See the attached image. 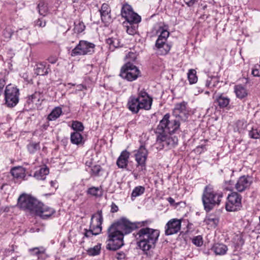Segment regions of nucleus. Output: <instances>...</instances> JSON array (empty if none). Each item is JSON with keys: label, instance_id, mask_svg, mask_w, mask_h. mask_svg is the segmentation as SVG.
I'll return each instance as SVG.
<instances>
[{"label": "nucleus", "instance_id": "nucleus-1", "mask_svg": "<svg viewBox=\"0 0 260 260\" xmlns=\"http://www.w3.org/2000/svg\"><path fill=\"white\" fill-rule=\"evenodd\" d=\"M146 221L132 222L125 217L121 218L112 224L108 230V240L106 248L115 251L120 248L123 245V237L136 229L144 226Z\"/></svg>", "mask_w": 260, "mask_h": 260}, {"label": "nucleus", "instance_id": "nucleus-2", "mask_svg": "<svg viewBox=\"0 0 260 260\" xmlns=\"http://www.w3.org/2000/svg\"><path fill=\"white\" fill-rule=\"evenodd\" d=\"M159 236V231L149 228L141 229L136 235L138 240V245L144 252L149 251L155 246Z\"/></svg>", "mask_w": 260, "mask_h": 260}, {"label": "nucleus", "instance_id": "nucleus-3", "mask_svg": "<svg viewBox=\"0 0 260 260\" xmlns=\"http://www.w3.org/2000/svg\"><path fill=\"white\" fill-rule=\"evenodd\" d=\"M138 96H131L127 102L128 109L133 113H137L140 110H149L151 109L152 99L144 89L138 91Z\"/></svg>", "mask_w": 260, "mask_h": 260}, {"label": "nucleus", "instance_id": "nucleus-4", "mask_svg": "<svg viewBox=\"0 0 260 260\" xmlns=\"http://www.w3.org/2000/svg\"><path fill=\"white\" fill-rule=\"evenodd\" d=\"M222 197V192L215 191L210 185L206 186L202 196V201L205 210L208 212L216 205L218 206Z\"/></svg>", "mask_w": 260, "mask_h": 260}, {"label": "nucleus", "instance_id": "nucleus-5", "mask_svg": "<svg viewBox=\"0 0 260 260\" xmlns=\"http://www.w3.org/2000/svg\"><path fill=\"white\" fill-rule=\"evenodd\" d=\"M170 117L169 114L165 115L157 126L156 133L173 134L179 131L180 123L179 119L176 117L170 119Z\"/></svg>", "mask_w": 260, "mask_h": 260}, {"label": "nucleus", "instance_id": "nucleus-6", "mask_svg": "<svg viewBox=\"0 0 260 260\" xmlns=\"http://www.w3.org/2000/svg\"><path fill=\"white\" fill-rule=\"evenodd\" d=\"M103 219L102 210H98L96 213L92 215L89 230H84V238H90L93 235H99L102 231Z\"/></svg>", "mask_w": 260, "mask_h": 260}, {"label": "nucleus", "instance_id": "nucleus-7", "mask_svg": "<svg viewBox=\"0 0 260 260\" xmlns=\"http://www.w3.org/2000/svg\"><path fill=\"white\" fill-rule=\"evenodd\" d=\"M141 72L137 67L127 62L121 68L119 76L123 79L132 82L140 76Z\"/></svg>", "mask_w": 260, "mask_h": 260}, {"label": "nucleus", "instance_id": "nucleus-8", "mask_svg": "<svg viewBox=\"0 0 260 260\" xmlns=\"http://www.w3.org/2000/svg\"><path fill=\"white\" fill-rule=\"evenodd\" d=\"M156 145H158L157 148L171 149L174 147L178 143V138L176 136H173L172 134L156 133Z\"/></svg>", "mask_w": 260, "mask_h": 260}, {"label": "nucleus", "instance_id": "nucleus-9", "mask_svg": "<svg viewBox=\"0 0 260 260\" xmlns=\"http://www.w3.org/2000/svg\"><path fill=\"white\" fill-rule=\"evenodd\" d=\"M95 45L91 42L81 40L76 46L72 50V56L91 55L94 52Z\"/></svg>", "mask_w": 260, "mask_h": 260}, {"label": "nucleus", "instance_id": "nucleus-10", "mask_svg": "<svg viewBox=\"0 0 260 260\" xmlns=\"http://www.w3.org/2000/svg\"><path fill=\"white\" fill-rule=\"evenodd\" d=\"M40 202L36 199L26 194H21L18 199L20 208L35 213Z\"/></svg>", "mask_w": 260, "mask_h": 260}, {"label": "nucleus", "instance_id": "nucleus-11", "mask_svg": "<svg viewBox=\"0 0 260 260\" xmlns=\"http://www.w3.org/2000/svg\"><path fill=\"white\" fill-rule=\"evenodd\" d=\"M19 89L12 85L6 86L5 91L6 104L10 107L15 106L19 101Z\"/></svg>", "mask_w": 260, "mask_h": 260}, {"label": "nucleus", "instance_id": "nucleus-12", "mask_svg": "<svg viewBox=\"0 0 260 260\" xmlns=\"http://www.w3.org/2000/svg\"><path fill=\"white\" fill-rule=\"evenodd\" d=\"M225 208L228 211L234 212L241 207V196L236 192H233L228 197Z\"/></svg>", "mask_w": 260, "mask_h": 260}, {"label": "nucleus", "instance_id": "nucleus-13", "mask_svg": "<svg viewBox=\"0 0 260 260\" xmlns=\"http://www.w3.org/2000/svg\"><path fill=\"white\" fill-rule=\"evenodd\" d=\"M121 15L124 18L127 22L138 23L141 20V17L134 12L131 6L127 4L123 5L121 10Z\"/></svg>", "mask_w": 260, "mask_h": 260}, {"label": "nucleus", "instance_id": "nucleus-14", "mask_svg": "<svg viewBox=\"0 0 260 260\" xmlns=\"http://www.w3.org/2000/svg\"><path fill=\"white\" fill-rule=\"evenodd\" d=\"M135 152V159L137 163V169L139 172H142L146 169L148 151L144 145H141Z\"/></svg>", "mask_w": 260, "mask_h": 260}, {"label": "nucleus", "instance_id": "nucleus-15", "mask_svg": "<svg viewBox=\"0 0 260 260\" xmlns=\"http://www.w3.org/2000/svg\"><path fill=\"white\" fill-rule=\"evenodd\" d=\"M181 219L173 218L168 221L165 226V234L170 236L178 233L181 230Z\"/></svg>", "mask_w": 260, "mask_h": 260}, {"label": "nucleus", "instance_id": "nucleus-16", "mask_svg": "<svg viewBox=\"0 0 260 260\" xmlns=\"http://www.w3.org/2000/svg\"><path fill=\"white\" fill-rule=\"evenodd\" d=\"M252 183V179L248 176H242L235 185V189L239 192H243L249 188Z\"/></svg>", "mask_w": 260, "mask_h": 260}, {"label": "nucleus", "instance_id": "nucleus-17", "mask_svg": "<svg viewBox=\"0 0 260 260\" xmlns=\"http://www.w3.org/2000/svg\"><path fill=\"white\" fill-rule=\"evenodd\" d=\"M55 212V211L53 208L40 202L35 213L43 219H47Z\"/></svg>", "mask_w": 260, "mask_h": 260}, {"label": "nucleus", "instance_id": "nucleus-18", "mask_svg": "<svg viewBox=\"0 0 260 260\" xmlns=\"http://www.w3.org/2000/svg\"><path fill=\"white\" fill-rule=\"evenodd\" d=\"M230 99L223 94H220L216 96L215 100V103L221 109L225 108L227 110L230 109Z\"/></svg>", "mask_w": 260, "mask_h": 260}, {"label": "nucleus", "instance_id": "nucleus-19", "mask_svg": "<svg viewBox=\"0 0 260 260\" xmlns=\"http://www.w3.org/2000/svg\"><path fill=\"white\" fill-rule=\"evenodd\" d=\"M130 153L126 150L122 151L118 157L116 164L119 168L125 169L127 166Z\"/></svg>", "mask_w": 260, "mask_h": 260}, {"label": "nucleus", "instance_id": "nucleus-20", "mask_svg": "<svg viewBox=\"0 0 260 260\" xmlns=\"http://www.w3.org/2000/svg\"><path fill=\"white\" fill-rule=\"evenodd\" d=\"M99 11L102 21L104 23L109 22L111 20V9L109 6L104 3L102 5L101 9Z\"/></svg>", "mask_w": 260, "mask_h": 260}, {"label": "nucleus", "instance_id": "nucleus-21", "mask_svg": "<svg viewBox=\"0 0 260 260\" xmlns=\"http://www.w3.org/2000/svg\"><path fill=\"white\" fill-rule=\"evenodd\" d=\"M45 249L43 247H34L28 249L29 254L32 256H37V260H45L46 258Z\"/></svg>", "mask_w": 260, "mask_h": 260}, {"label": "nucleus", "instance_id": "nucleus-22", "mask_svg": "<svg viewBox=\"0 0 260 260\" xmlns=\"http://www.w3.org/2000/svg\"><path fill=\"white\" fill-rule=\"evenodd\" d=\"M169 32L166 29H163L161 31L160 34L159 35L155 43L156 48L167 44V40L169 36Z\"/></svg>", "mask_w": 260, "mask_h": 260}, {"label": "nucleus", "instance_id": "nucleus-23", "mask_svg": "<svg viewBox=\"0 0 260 260\" xmlns=\"http://www.w3.org/2000/svg\"><path fill=\"white\" fill-rule=\"evenodd\" d=\"M211 249L216 255H224L226 253L228 248L223 244L215 243L213 245Z\"/></svg>", "mask_w": 260, "mask_h": 260}, {"label": "nucleus", "instance_id": "nucleus-24", "mask_svg": "<svg viewBox=\"0 0 260 260\" xmlns=\"http://www.w3.org/2000/svg\"><path fill=\"white\" fill-rule=\"evenodd\" d=\"M25 169L22 167H16L11 170L13 176L17 178H23L25 177Z\"/></svg>", "mask_w": 260, "mask_h": 260}, {"label": "nucleus", "instance_id": "nucleus-25", "mask_svg": "<svg viewBox=\"0 0 260 260\" xmlns=\"http://www.w3.org/2000/svg\"><path fill=\"white\" fill-rule=\"evenodd\" d=\"M49 68L46 67V63L41 62L37 65L35 73L37 75L44 76L49 73Z\"/></svg>", "mask_w": 260, "mask_h": 260}, {"label": "nucleus", "instance_id": "nucleus-26", "mask_svg": "<svg viewBox=\"0 0 260 260\" xmlns=\"http://www.w3.org/2000/svg\"><path fill=\"white\" fill-rule=\"evenodd\" d=\"M234 90L236 96L239 99H242L247 95L246 89L241 85H236L234 88Z\"/></svg>", "mask_w": 260, "mask_h": 260}, {"label": "nucleus", "instance_id": "nucleus-27", "mask_svg": "<svg viewBox=\"0 0 260 260\" xmlns=\"http://www.w3.org/2000/svg\"><path fill=\"white\" fill-rule=\"evenodd\" d=\"M106 42L109 45L110 49L112 51L121 46L120 40L117 37L109 38L106 40Z\"/></svg>", "mask_w": 260, "mask_h": 260}, {"label": "nucleus", "instance_id": "nucleus-28", "mask_svg": "<svg viewBox=\"0 0 260 260\" xmlns=\"http://www.w3.org/2000/svg\"><path fill=\"white\" fill-rule=\"evenodd\" d=\"M49 172V169L47 167H42L35 172L34 176L38 180H44Z\"/></svg>", "mask_w": 260, "mask_h": 260}, {"label": "nucleus", "instance_id": "nucleus-29", "mask_svg": "<svg viewBox=\"0 0 260 260\" xmlns=\"http://www.w3.org/2000/svg\"><path fill=\"white\" fill-rule=\"evenodd\" d=\"M28 103H35L36 105H40L41 101L43 100L42 94L40 92H35L28 98Z\"/></svg>", "mask_w": 260, "mask_h": 260}, {"label": "nucleus", "instance_id": "nucleus-30", "mask_svg": "<svg viewBox=\"0 0 260 260\" xmlns=\"http://www.w3.org/2000/svg\"><path fill=\"white\" fill-rule=\"evenodd\" d=\"M204 222L211 228H215L218 223V218L213 215H210L207 216Z\"/></svg>", "mask_w": 260, "mask_h": 260}, {"label": "nucleus", "instance_id": "nucleus-31", "mask_svg": "<svg viewBox=\"0 0 260 260\" xmlns=\"http://www.w3.org/2000/svg\"><path fill=\"white\" fill-rule=\"evenodd\" d=\"M62 109L59 107H56L48 116V119L50 121H53L58 118L62 114Z\"/></svg>", "mask_w": 260, "mask_h": 260}, {"label": "nucleus", "instance_id": "nucleus-32", "mask_svg": "<svg viewBox=\"0 0 260 260\" xmlns=\"http://www.w3.org/2000/svg\"><path fill=\"white\" fill-rule=\"evenodd\" d=\"M83 139L80 132H74L71 134V141L74 144L79 145L82 143Z\"/></svg>", "mask_w": 260, "mask_h": 260}, {"label": "nucleus", "instance_id": "nucleus-33", "mask_svg": "<svg viewBox=\"0 0 260 260\" xmlns=\"http://www.w3.org/2000/svg\"><path fill=\"white\" fill-rule=\"evenodd\" d=\"M87 193L95 197H100L102 196V188L100 187H91L87 190Z\"/></svg>", "mask_w": 260, "mask_h": 260}, {"label": "nucleus", "instance_id": "nucleus-34", "mask_svg": "<svg viewBox=\"0 0 260 260\" xmlns=\"http://www.w3.org/2000/svg\"><path fill=\"white\" fill-rule=\"evenodd\" d=\"M247 126V122L244 120H238L235 123L234 127L235 132H238L239 133H243Z\"/></svg>", "mask_w": 260, "mask_h": 260}, {"label": "nucleus", "instance_id": "nucleus-35", "mask_svg": "<svg viewBox=\"0 0 260 260\" xmlns=\"http://www.w3.org/2000/svg\"><path fill=\"white\" fill-rule=\"evenodd\" d=\"M145 190L144 187L142 186H138L134 188L131 194V199L133 201L135 199L143 194Z\"/></svg>", "mask_w": 260, "mask_h": 260}, {"label": "nucleus", "instance_id": "nucleus-36", "mask_svg": "<svg viewBox=\"0 0 260 260\" xmlns=\"http://www.w3.org/2000/svg\"><path fill=\"white\" fill-rule=\"evenodd\" d=\"M171 47V45L168 43L164 44V45L156 48V53L160 55H166L170 51Z\"/></svg>", "mask_w": 260, "mask_h": 260}, {"label": "nucleus", "instance_id": "nucleus-37", "mask_svg": "<svg viewBox=\"0 0 260 260\" xmlns=\"http://www.w3.org/2000/svg\"><path fill=\"white\" fill-rule=\"evenodd\" d=\"M196 71L194 69L189 70L187 73L188 80L190 84L196 83L198 81V77L196 75Z\"/></svg>", "mask_w": 260, "mask_h": 260}, {"label": "nucleus", "instance_id": "nucleus-38", "mask_svg": "<svg viewBox=\"0 0 260 260\" xmlns=\"http://www.w3.org/2000/svg\"><path fill=\"white\" fill-rule=\"evenodd\" d=\"M39 13L40 15L45 16L48 12V7L44 1H40L38 5Z\"/></svg>", "mask_w": 260, "mask_h": 260}, {"label": "nucleus", "instance_id": "nucleus-39", "mask_svg": "<svg viewBox=\"0 0 260 260\" xmlns=\"http://www.w3.org/2000/svg\"><path fill=\"white\" fill-rule=\"evenodd\" d=\"M129 25L127 26L126 31L131 35H134L137 32L138 23H134L133 22H128Z\"/></svg>", "mask_w": 260, "mask_h": 260}, {"label": "nucleus", "instance_id": "nucleus-40", "mask_svg": "<svg viewBox=\"0 0 260 260\" xmlns=\"http://www.w3.org/2000/svg\"><path fill=\"white\" fill-rule=\"evenodd\" d=\"M71 127L75 132H81L83 131L84 127L82 122L78 121H73Z\"/></svg>", "mask_w": 260, "mask_h": 260}, {"label": "nucleus", "instance_id": "nucleus-41", "mask_svg": "<svg viewBox=\"0 0 260 260\" xmlns=\"http://www.w3.org/2000/svg\"><path fill=\"white\" fill-rule=\"evenodd\" d=\"M101 249V244H98L93 247L89 249L87 251L89 255L95 256L100 254Z\"/></svg>", "mask_w": 260, "mask_h": 260}, {"label": "nucleus", "instance_id": "nucleus-42", "mask_svg": "<svg viewBox=\"0 0 260 260\" xmlns=\"http://www.w3.org/2000/svg\"><path fill=\"white\" fill-rule=\"evenodd\" d=\"M40 149L39 143L31 142L27 145V149L29 153H35Z\"/></svg>", "mask_w": 260, "mask_h": 260}, {"label": "nucleus", "instance_id": "nucleus-43", "mask_svg": "<svg viewBox=\"0 0 260 260\" xmlns=\"http://www.w3.org/2000/svg\"><path fill=\"white\" fill-rule=\"evenodd\" d=\"M249 136L252 139H259L260 138V129L256 127H252L249 131Z\"/></svg>", "mask_w": 260, "mask_h": 260}, {"label": "nucleus", "instance_id": "nucleus-44", "mask_svg": "<svg viewBox=\"0 0 260 260\" xmlns=\"http://www.w3.org/2000/svg\"><path fill=\"white\" fill-rule=\"evenodd\" d=\"M75 27L74 28L75 32L79 34L82 32L85 29V26L82 22L76 21L74 22Z\"/></svg>", "mask_w": 260, "mask_h": 260}, {"label": "nucleus", "instance_id": "nucleus-45", "mask_svg": "<svg viewBox=\"0 0 260 260\" xmlns=\"http://www.w3.org/2000/svg\"><path fill=\"white\" fill-rule=\"evenodd\" d=\"M185 105L183 103L177 104L175 105L174 113L176 115L180 113H183L185 110Z\"/></svg>", "mask_w": 260, "mask_h": 260}, {"label": "nucleus", "instance_id": "nucleus-46", "mask_svg": "<svg viewBox=\"0 0 260 260\" xmlns=\"http://www.w3.org/2000/svg\"><path fill=\"white\" fill-rule=\"evenodd\" d=\"M192 242L197 246H201L203 243L202 237L201 236L194 237L192 240Z\"/></svg>", "mask_w": 260, "mask_h": 260}, {"label": "nucleus", "instance_id": "nucleus-47", "mask_svg": "<svg viewBox=\"0 0 260 260\" xmlns=\"http://www.w3.org/2000/svg\"><path fill=\"white\" fill-rule=\"evenodd\" d=\"M102 168L100 166L95 165L91 169V173L93 175L98 176L101 172Z\"/></svg>", "mask_w": 260, "mask_h": 260}, {"label": "nucleus", "instance_id": "nucleus-48", "mask_svg": "<svg viewBox=\"0 0 260 260\" xmlns=\"http://www.w3.org/2000/svg\"><path fill=\"white\" fill-rule=\"evenodd\" d=\"M137 55L136 53L129 52L126 55V58L128 60L127 62L135 61L137 58Z\"/></svg>", "mask_w": 260, "mask_h": 260}, {"label": "nucleus", "instance_id": "nucleus-49", "mask_svg": "<svg viewBox=\"0 0 260 260\" xmlns=\"http://www.w3.org/2000/svg\"><path fill=\"white\" fill-rule=\"evenodd\" d=\"M13 32L10 28H6L3 31V35L7 39H10L11 38Z\"/></svg>", "mask_w": 260, "mask_h": 260}, {"label": "nucleus", "instance_id": "nucleus-50", "mask_svg": "<svg viewBox=\"0 0 260 260\" xmlns=\"http://www.w3.org/2000/svg\"><path fill=\"white\" fill-rule=\"evenodd\" d=\"M35 25L40 27H45L46 25V21L43 18H39L35 21Z\"/></svg>", "mask_w": 260, "mask_h": 260}, {"label": "nucleus", "instance_id": "nucleus-51", "mask_svg": "<svg viewBox=\"0 0 260 260\" xmlns=\"http://www.w3.org/2000/svg\"><path fill=\"white\" fill-rule=\"evenodd\" d=\"M252 74L254 76L260 77V65H257L252 71Z\"/></svg>", "mask_w": 260, "mask_h": 260}, {"label": "nucleus", "instance_id": "nucleus-52", "mask_svg": "<svg viewBox=\"0 0 260 260\" xmlns=\"http://www.w3.org/2000/svg\"><path fill=\"white\" fill-rule=\"evenodd\" d=\"M48 60L50 63L53 64L57 61V57L56 56H51L48 57Z\"/></svg>", "mask_w": 260, "mask_h": 260}, {"label": "nucleus", "instance_id": "nucleus-53", "mask_svg": "<svg viewBox=\"0 0 260 260\" xmlns=\"http://www.w3.org/2000/svg\"><path fill=\"white\" fill-rule=\"evenodd\" d=\"M116 258L118 260H122L125 258V254L123 252L117 253Z\"/></svg>", "mask_w": 260, "mask_h": 260}, {"label": "nucleus", "instance_id": "nucleus-54", "mask_svg": "<svg viewBox=\"0 0 260 260\" xmlns=\"http://www.w3.org/2000/svg\"><path fill=\"white\" fill-rule=\"evenodd\" d=\"M118 210V206L114 203H112L111 205V211L113 213L116 212Z\"/></svg>", "mask_w": 260, "mask_h": 260}, {"label": "nucleus", "instance_id": "nucleus-55", "mask_svg": "<svg viewBox=\"0 0 260 260\" xmlns=\"http://www.w3.org/2000/svg\"><path fill=\"white\" fill-rule=\"evenodd\" d=\"M184 3L189 7H191L193 5L196 0H184Z\"/></svg>", "mask_w": 260, "mask_h": 260}, {"label": "nucleus", "instance_id": "nucleus-56", "mask_svg": "<svg viewBox=\"0 0 260 260\" xmlns=\"http://www.w3.org/2000/svg\"><path fill=\"white\" fill-rule=\"evenodd\" d=\"M212 79H208L206 81V86L207 87H210L211 84V81Z\"/></svg>", "mask_w": 260, "mask_h": 260}, {"label": "nucleus", "instance_id": "nucleus-57", "mask_svg": "<svg viewBox=\"0 0 260 260\" xmlns=\"http://www.w3.org/2000/svg\"><path fill=\"white\" fill-rule=\"evenodd\" d=\"M78 88H79V90H82L83 89H86V87L85 86L82 85V84H79L77 86Z\"/></svg>", "mask_w": 260, "mask_h": 260}, {"label": "nucleus", "instance_id": "nucleus-58", "mask_svg": "<svg viewBox=\"0 0 260 260\" xmlns=\"http://www.w3.org/2000/svg\"><path fill=\"white\" fill-rule=\"evenodd\" d=\"M56 183L55 181H51L50 182V185L52 187H55L56 188V186H55V185H56Z\"/></svg>", "mask_w": 260, "mask_h": 260}, {"label": "nucleus", "instance_id": "nucleus-59", "mask_svg": "<svg viewBox=\"0 0 260 260\" xmlns=\"http://www.w3.org/2000/svg\"><path fill=\"white\" fill-rule=\"evenodd\" d=\"M168 201L171 203L174 202V200L172 198H170V197L168 198Z\"/></svg>", "mask_w": 260, "mask_h": 260}, {"label": "nucleus", "instance_id": "nucleus-60", "mask_svg": "<svg viewBox=\"0 0 260 260\" xmlns=\"http://www.w3.org/2000/svg\"><path fill=\"white\" fill-rule=\"evenodd\" d=\"M21 30H22L21 29H20L19 31H17L18 35H19V34L20 33V31Z\"/></svg>", "mask_w": 260, "mask_h": 260}, {"label": "nucleus", "instance_id": "nucleus-61", "mask_svg": "<svg viewBox=\"0 0 260 260\" xmlns=\"http://www.w3.org/2000/svg\"><path fill=\"white\" fill-rule=\"evenodd\" d=\"M205 93L208 94H209V91H206Z\"/></svg>", "mask_w": 260, "mask_h": 260}, {"label": "nucleus", "instance_id": "nucleus-62", "mask_svg": "<svg viewBox=\"0 0 260 260\" xmlns=\"http://www.w3.org/2000/svg\"><path fill=\"white\" fill-rule=\"evenodd\" d=\"M226 189H228V190H230V189H230V187H226Z\"/></svg>", "mask_w": 260, "mask_h": 260}, {"label": "nucleus", "instance_id": "nucleus-63", "mask_svg": "<svg viewBox=\"0 0 260 260\" xmlns=\"http://www.w3.org/2000/svg\"><path fill=\"white\" fill-rule=\"evenodd\" d=\"M24 31L25 32H27V29H24Z\"/></svg>", "mask_w": 260, "mask_h": 260}, {"label": "nucleus", "instance_id": "nucleus-64", "mask_svg": "<svg viewBox=\"0 0 260 260\" xmlns=\"http://www.w3.org/2000/svg\"><path fill=\"white\" fill-rule=\"evenodd\" d=\"M231 183H232V181H229V183L231 184Z\"/></svg>", "mask_w": 260, "mask_h": 260}]
</instances>
